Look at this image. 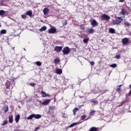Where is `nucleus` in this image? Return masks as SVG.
I'll return each instance as SVG.
<instances>
[{"label": "nucleus", "instance_id": "39", "mask_svg": "<svg viewBox=\"0 0 131 131\" xmlns=\"http://www.w3.org/2000/svg\"><path fill=\"white\" fill-rule=\"evenodd\" d=\"M120 54H118L115 56V59H120Z\"/></svg>", "mask_w": 131, "mask_h": 131}, {"label": "nucleus", "instance_id": "47", "mask_svg": "<svg viewBox=\"0 0 131 131\" xmlns=\"http://www.w3.org/2000/svg\"><path fill=\"white\" fill-rule=\"evenodd\" d=\"M37 129H39V127H36L35 130H37Z\"/></svg>", "mask_w": 131, "mask_h": 131}, {"label": "nucleus", "instance_id": "16", "mask_svg": "<svg viewBox=\"0 0 131 131\" xmlns=\"http://www.w3.org/2000/svg\"><path fill=\"white\" fill-rule=\"evenodd\" d=\"M9 122L10 123H13V115H10L8 118Z\"/></svg>", "mask_w": 131, "mask_h": 131}, {"label": "nucleus", "instance_id": "22", "mask_svg": "<svg viewBox=\"0 0 131 131\" xmlns=\"http://www.w3.org/2000/svg\"><path fill=\"white\" fill-rule=\"evenodd\" d=\"M109 32L110 33H112V34H113L115 33V30L113 28H111L109 29Z\"/></svg>", "mask_w": 131, "mask_h": 131}, {"label": "nucleus", "instance_id": "41", "mask_svg": "<svg viewBox=\"0 0 131 131\" xmlns=\"http://www.w3.org/2000/svg\"><path fill=\"white\" fill-rule=\"evenodd\" d=\"M66 25H67V20H64V22L63 23V26H66Z\"/></svg>", "mask_w": 131, "mask_h": 131}, {"label": "nucleus", "instance_id": "8", "mask_svg": "<svg viewBox=\"0 0 131 131\" xmlns=\"http://www.w3.org/2000/svg\"><path fill=\"white\" fill-rule=\"evenodd\" d=\"M62 49H63V47L62 46H56L54 48V51L57 52V53H60L62 51Z\"/></svg>", "mask_w": 131, "mask_h": 131}, {"label": "nucleus", "instance_id": "49", "mask_svg": "<svg viewBox=\"0 0 131 131\" xmlns=\"http://www.w3.org/2000/svg\"><path fill=\"white\" fill-rule=\"evenodd\" d=\"M54 102H56V98L54 99Z\"/></svg>", "mask_w": 131, "mask_h": 131}, {"label": "nucleus", "instance_id": "5", "mask_svg": "<svg viewBox=\"0 0 131 131\" xmlns=\"http://www.w3.org/2000/svg\"><path fill=\"white\" fill-rule=\"evenodd\" d=\"M101 19L102 20H104L105 21H108V20H110V16L106 14H103L101 16Z\"/></svg>", "mask_w": 131, "mask_h": 131}, {"label": "nucleus", "instance_id": "10", "mask_svg": "<svg viewBox=\"0 0 131 131\" xmlns=\"http://www.w3.org/2000/svg\"><path fill=\"white\" fill-rule=\"evenodd\" d=\"M41 94L42 98H46V97H51V95H50V94H47V93H46V92H45L43 91H42L41 92Z\"/></svg>", "mask_w": 131, "mask_h": 131}, {"label": "nucleus", "instance_id": "51", "mask_svg": "<svg viewBox=\"0 0 131 131\" xmlns=\"http://www.w3.org/2000/svg\"><path fill=\"white\" fill-rule=\"evenodd\" d=\"M85 120H88V119H86Z\"/></svg>", "mask_w": 131, "mask_h": 131}, {"label": "nucleus", "instance_id": "31", "mask_svg": "<svg viewBox=\"0 0 131 131\" xmlns=\"http://www.w3.org/2000/svg\"><path fill=\"white\" fill-rule=\"evenodd\" d=\"M7 33V30H2L1 31V34H6Z\"/></svg>", "mask_w": 131, "mask_h": 131}, {"label": "nucleus", "instance_id": "4", "mask_svg": "<svg viewBox=\"0 0 131 131\" xmlns=\"http://www.w3.org/2000/svg\"><path fill=\"white\" fill-rule=\"evenodd\" d=\"M126 14V10L125 9H122L121 12H119V16H122V18H125V15Z\"/></svg>", "mask_w": 131, "mask_h": 131}, {"label": "nucleus", "instance_id": "23", "mask_svg": "<svg viewBox=\"0 0 131 131\" xmlns=\"http://www.w3.org/2000/svg\"><path fill=\"white\" fill-rule=\"evenodd\" d=\"M91 102L92 103H94L95 104V105H97V104H98V103H99V101H98V100H95V99H92L91 100Z\"/></svg>", "mask_w": 131, "mask_h": 131}, {"label": "nucleus", "instance_id": "3", "mask_svg": "<svg viewBox=\"0 0 131 131\" xmlns=\"http://www.w3.org/2000/svg\"><path fill=\"white\" fill-rule=\"evenodd\" d=\"M62 53L63 55H68L70 53V48L68 47H64L62 50Z\"/></svg>", "mask_w": 131, "mask_h": 131}, {"label": "nucleus", "instance_id": "6", "mask_svg": "<svg viewBox=\"0 0 131 131\" xmlns=\"http://www.w3.org/2000/svg\"><path fill=\"white\" fill-rule=\"evenodd\" d=\"M57 32V29L56 28H51L48 30V33L54 34Z\"/></svg>", "mask_w": 131, "mask_h": 131}, {"label": "nucleus", "instance_id": "14", "mask_svg": "<svg viewBox=\"0 0 131 131\" xmlns=\"http://www.w3.org/2000/svg\"><path fill=\"white\" fill-rule=\"evenodd\" d=\"M49 12H50V9H49L48 8H45L43 10L44 15H48V14H49Z\"/></svg>", "mask_w": 131, "mask_h": 131}, {"label": "nucleus", "instance_id": "37", "mask_svg": "<svg viewBox=\"0 0 131 131\" xmlns=\"http://www.w3.org/2000/svg\"><path fill=\"white\" fill-rule=\"evenodd\" d=\"M80 29H81V30H84V29H85L84 25H81Z\"/></svg>", "mask_w": 131, "mask_h": 131}, {"label": "nucleus", "instance_id": "7", "mask_svg": "<svg viewBox=\"0 0 131 131\" xmlns=\"http://www.w3.org/2000/svg\"><path fill=\"white\" fill-rule=\"evenodd\" d=\"M128 41H129V40L128 39V38L126 37L122 39V45H123V46H126Z\"/></svg>", "mask_w": 131, "mask_h": 131}, {"label": "nucleus", "instance_id": "40", "mask_svg": "<svg viewBox=\"0 0 131 131\" xmlns=\"http://www.w3.org/2000/svg\"><path fill=\"white\" fill-rule=\"evenodd\" d=\"M21 18H23V19H26V18H27V16L25 14H23L21 15Z\"/></svg>", "mask_w": 131, "mask_h": 131}, {"label": "nucleus", "instance_id": "50", "mask_svg": "<svg viewBox=\"0 0 131 131\" xmlns=\"http://www.w3.org/2000/svg\"><path fill=\"white\" fill-rule=\"evenodd\" d=\"M7 2H9L10 1V0H6Z\"/></svg>", "mask_w": 131, "mask_h": 131}, {"label": "nucleus", "instance_id": "34", "mask_svg": "<svg viewBox=\"0 0 131 131\" xmlns=\"http://www.w3.org/2000/svg\"><path fill=\"white\" fill-rule=\"evenodd\" d=\"M36 64L37 66H41V62L40 61H36Z\"/></svg>", "mask_w": 131, "mask_h": 131}, {"label": "nucleus", "instance_id": "38", "mask_svg": "<svg viewBox=\"0 0 131 131\" xmlns=\"http://www.w3.org/2000/svg\"><path fill=\"white\" fill-rule=\"evenodd\" d=\"M95 112H96L95 111H92L90 113V115H94Z\"/></svg>", "mask_w": 131, "mask_h": 131}, {"label": "nucleus", "instance_id": "42", "mask_svg": "<svg viewBox=\"0 0 131 131\" xmlns=\"http://www.w3.org/2000/svg\"><path fill=\"white\" fill-rule=\"evenodd\" d=\"M90 63L92 66H94L95 65V62L94 61H92Z\"/></svg>", "mask_w": 131, "mask_h": 131}, {"label": "nucleus", "instance_id": "32", "mask_svg": "<svg viewBox=\"0 0 131 131\" xmlns=\"http://www.w3.org/2000/svg\"><path fill=\"white\" fill-rule=\"evenodd\" d=\"M75 125H77V123H73L71 124L69 126V127H73V126H75Z\"/></svg>", "mask_w": 131, "mask_h": 131}, {"label": "nucleus", "instance_id": "48", "mask_svg": "<svg viewBox=\"0 0 131 131\" xmlns=\"http://www.w3.org/2000/svg\"><path fill=\"white\" fill-rule=\"evenodd\" d=\"M129 88L131 89V84L129 85Z\"/></svg>", "mask_w": 131, "mask_h": 131}, {"label": "nucleus", "instance_id": "36", "mask_svg": "<svg viewBox=\"0 0 131 131\" xmlns=\"http://www.w3.org/2000/svg\"><path fill=\"white\" fill-rule=\"evenodd\" d=\"M85 117L86 116L85 115H83L81 117V120H83V119H85Z\"/></svg>", "mask_w": 131, "mask_h": 131}, {"label": "nucleus", "instance_id": "26", "mask_svg": "<svg viewBox=\"0 0 131 131\" xmlns=\"http://www.w3.org/2000/svg\"><path fill=\"white\" fill-rule=\"evenodd\" d=\"M49 111H54L55 110V106H50L49 107Z\"/></svg>", "mask_w": 131, "mask_h": 131}, {"label": "nucleus", "instance_id": "13", "mask_svg": "<svg viewBox=\"0 0 131 131\" xmlns=\"http://www.w3.org/2000/svg\"><path fill=\"white\" fill-rule=\"evenodd\" d=\"M122 85H119L117 86L116 91L119 93L120 94L121 93V86Z\"/></svg>", "mask_w": 131, "mask_h": 131}, {"label": "nucleus", "instance_id": "18", "mask_svg": "<svg viewBox=\"0 0 131 131\" xmlns=\"http://www.w3.org/2000/svg\"><path fill=\"white\" fill-rule=\"evenodd\" d=\"M16 123H18L19 122V120H20V115H17L15 117V119Z\"/></svg>", "mask_w": 131, "mask_h": 131}, {"label": "nucleus", "instance_id": "27", "mask_svg": "<svg viewBox=\"0 0 131 131\" xmlns=\"http://www.w3.org/2000/svg\"><path fill=\"white\" fill-rule=\"evenodd\" d=\"M124 25L125 26H127V27H129V26H130V24H129V23H128V21H125L124 23Z\"/></svg>", "mask_w": 131, "mask_h": 131}, {"label": "nucleus", "instance_id": "2", "mask_svg": "<svg viewBox=\"0 0 131 131\" xmlns=\"http://www.w3.org/2000/svg\"><path fill=\"white\" fill-rule=\"evenodd\" d=\"M118 19L114 20H113V23L115 25H117L118 24H120L121 22L123 20V19L121 18V17H117Z\"/></svg>", "mask_w": 131, "mask_h": 131}, {"label": "nucleus", "instance_id": "35", "mask_svg": "<svg viewBox=\"0 0 131 131\" xmlns=\"http://www.w3.org/2000/svg\"><path fill=\"white\" fill-rule=\"evenodd\" d=\"M29 85H30V86L34 87V86H35L36 84L35 83L31 82L29 83Z\"/></svg>", "mask_w": 131, "mask_h": 131}, {"label": "nucleus", "instance_id": "20", "mask_svg": "<svg viewBox=\"0 0 131 131\" xmlns=\"http://www.w3.org/2000/svg\"><path fill=\"white\" fill-rule=\"evenodd\" d=\"M89 131H99L97 127H92Z\"/></svg>", "mask_w": 131, "mask_h": 131}, {"label": "nucleus", "instance_id": "43", "mask_svg": "<svg viewBox=\"0 0 131 131\" xmlns=\"http://www.w3.org/2000/svg\"><path fill=\"white\" fill-rule=\"evenodd\" d=\"M125 0H119V3H123Z\"/></svg>", "mask_w": 131, "mask_h": 131}, {"label": "nucleus", "instance_id": "9", "mask_svg": "<svg viewBox=\"0 0 131 131\" xmlns=\"http://www.w3.org/2000/svg\"><path fill=\"white\" fill-rule=\"evenodd\" d=\"M51 102V99H46L45 101L42 102V105L44 106H47V105H49Z\"/></svg>", "mask_w": 131, "mask_h": 131}, {"label": "nucleus", "instance_id": "11", "mask_svg": "<svg viewBox=\"0 0 131 131\" xmlns=\"http://www.w3.org/2000/svg\"><path fill=\"white\" fill-rule=\"evenodd\" d=\"M87 32L89 34H93L95 32V30L93 28H89L87 30Z\"/></svg>", "mask_w": 131, "mask_h": 131}, {"label": "nucleus", "instance_id": "19", "mask_svg": "<svg viewBox=\"0 0 131 131\" xmlns=\"http://www.w3.org/2000/svg\"><path fill=\"white\" fill-rule=\"evenodd\" d=\"M78 110H79V108H77V107H75V108L73 110V115H74V116H75V115H76V112H77V111H78Z\"/></svg>", "mask_w": 131, "mask_h": 131}, {"label": "nucleus", "instance_id": "29", "mask_svg": "<svg viewBox=\"0 0 131 131\" xmlns=\"http://www.w3.org/2000/svg\"><path fill=\"white\" fill-rule=\"evenodd\" d=\"M110 67H112V68H115L116 67H117V64L116 63H113L110 65Z\"/></svg>", "mask_w": 131, "mask_h": 131}, {"label": "nucleus", "instance_id": "25", "mask_svg": "<svg viewBox=\"0 0 131 131\" xmlns=\"http://www.w3.org/2000/svg\"><path fill=\"white\" fill-rule=\"evenodd\" d=\"M26 14L28 16H29L30 17H31L32 16V11H28L27 12Z\"/></svg>", "mask_w": 131, "mask_h": 131}, {"label": "nucleus", "instance_id": "28", "mask_svg": "<svg viewBox=\"0 0 131 131\" xmlns=\"http://www.w3.org/2000/svg\"><path fill=\"white\" fill-rule=\"evenodd\" d=\"M90 39V38H84L83 40V41L84 43H88V42L89 41Z\"/></svg>", "mask_w": 131, "mask_h": 131}, {"label": "nucleus", "instance_id": "15", "mask_svg": "<svg viewBox=\"0 0 131 131\" xmlns=\"http://www.w3.org/2000/svg\"><path fill=\"white\" fill-rule=\"evenodd\" d=\"M91 25H92L93 27L98 26V23L97 22V21H96V20L93 19L91 23Z\"/></svg>", "mask_w": 131, "mask_h": 131}, {"label": "nucleus", "instance_id": "46", "mask_svg": "<svg viewBox=\"0 0 131 131\" xmlns=\"http://www.w3.org/2000/svg\"><path fill=\"white\" fill-rule=\"evenodd\" d=\"M128 95L131 96V90L129 91V92L128 93Z\"/></svg>", "mask_w": 131, "mask_h": 131}, {"label": "nucleus", "instance_id": "30", "mask_svg": "<svg viewBox=\"0 0 131 131\" xmlns=\"http://www.w3.org/2000/svg\"><path fill=\"white\" fill-rule=\"evenodd\" d=\"M6 12L4 10H0V16H3V15H5Z\"/></svg>", "mask_w": 131, "mask_h": 131}, {"label": "nucleus", "instance_id": "17", "mask_svg": "<svg viewBox=\"0 0 131 131\" xmlns=\"http://www.w3.org/2000/svg\"><path fill=\"white\" fill-rule=\"evenodd\" d=\"M47 30V27L43 26L40 29H39V31L40 32H42V31H46Z\"/></svg>", "mask_w": 131, "mask_h": 131}, {"label": "nucleus", "instance_id": "24", "mask_svg": "<svg viewBox=\"0 0 131 131\" xmlns=\"http://www.w3.org/2000/svg\"><path fill=\"white\" fill-rule=\"evenodd\" d=\"M59 62H60V58H59V57H57L55 59L54 63H55V64H58V63H59Z\"/></svg>", "mask_w": 131, "mask_h": 131}, {"label": "nucleus", "instance_id": "21", "mask_svg": "<svg viewBox=\"0 0 131 131\" xmlns=\"http://www.w3.org/2000/svg\"><path fill=\"white\" fill-rule=\"evenodd\" d=\"M62 72V70L60 69H58L56 70V73H57V74H61Z\"/></svg>", "mask_w": 131, "mask_h": 131}, {"label": "nucleus", "instance_id": "1", "mask_svg": "<svg viewBox=\"0 0 131 131\" xmlns=\"http://www.w3.org/2000/svg\"><path fill=\"white\" fill-rule=\"evenodd\" d=\"M32 118H35V119H39V118H41V115L39 114L35 115L33 114L27 117V119H28V120H31Z\"/></svg>", "mask_w": 131, "mask_h": 131}, {"label": "nucleus", "instance_id": "12", "mask_svg": "<svg viewBox=\"0 0 131 131\" xmlns=\"http://www.w3.org/2000/svg\"><path fill=\"white\" fill-rule=\"evenodd\" d=\"M3 110L4 111V114H6L8 111H9V106L8 105H5L4 106Z\"/></svg>", "mask_w": 131, "mask_h": 131}, {"label": "nucleus", "instance_id": "44", "mask_svg": "<svg viewBox=\"0 0 131 131\" xmlns=\"http://www.w3.org/2000/svg\"><path fill=\"white\" fill-rule=\"evenodd\" d=\"M10 81H15V78H12L10 79Z\"/></svg>", "mask_w": 131, "mask_h": 131}, {"label": "nucleus", "instance_id": "45", "mask_svg": "<svg viewBox=\"0 0 131 131\" xmlns=\"http://www.w3.org/2000/svg\"><path fill=\"white\" fill-rule=\"evenodd\" d=\"M107 92H108V90H105L104 91V93H102V95H103V94H104V93H107Z\"/></svg>", "mask_w": 131, "mask_h": 131}, {"label": "nucleus", "instance_id": "33", "mask_svg": "<svg viewBox=\"0 0 131 131\" xmlns=\"http://www.w3.org/2000/svg\"><path fill=\"white\" fill-rule=\"evenodd\" d=\"M3 123L2 124V125H6V124H7L8 123V121L4 120L3 121Z\"/></svg>", "mask_w": 131, "mask_h": 131}]
</instances>
